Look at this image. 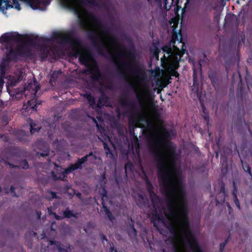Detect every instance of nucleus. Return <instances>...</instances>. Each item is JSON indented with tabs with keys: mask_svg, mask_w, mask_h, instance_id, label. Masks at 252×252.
Instances as JSON below:
<instances>
[{
	"mask_svg": "<svg viewBox=\"0 0 252 252\" xmlns=\"http://www.w3.org/2000/svg\"><path fill=\"white\" fill-rule=\"evenodd\" d=\"M73 32H70L63 37L64 42L70 43L72 46V56L75 58L79 57L81 64L86 67L82 70L85 75H91L90 79L93 83L102 80L103 76L99 69L96 61L94 58L93 52L87 47H82V42L79 38L73 36Z\"/></svg>",
	"mask_w": 252,
	"mask_h": 252,
	"instance_id": "nucleus-1",
	"label": "nucleus"
},
{
	"mask_svg": "<svg viewBox=\"0 0 252 252\" xmlns=\"http://www.w3.org/2000/svg\"><path fill=\"white\" fill-rule=\"evenodd\" d=\"M169 24L173 32L172 38L169 46L163 48V52L166 54L161 62L163 67L167 71V76L178 77L179 74L176 70L179 67V61L185 52L183 49L184 43L182 41L181 34L176 32L178 19L176 18L171 19Z\"/></svg>",
	"mask_w": 252,
	"mask_h": 252,
	"instance_id": "nucleus-2",
	"label": "nucleus"
},
{
	"mask_svg": "<svg viewBox=\"0 0 252 252\" xmlns=\"http://www.w3.org/2000/svg\"><path fill=\"white\" fill-rule=\"evenodd\" d=\"M48 41L47 38L37 35L32 37L28 34L22 35L18 33H5L0 37V43L6 44L5 48L7 50L6 58L8 61L16 60L18 56L17 48L14 50L11 42H24L30 46L43 49L44 52L46 49V44Z\"/></svg>",
	"mask_w": 252,
	"mask_h": 252,
	"instance_id": "nucleus-3",
	"label": "nucleus"
},
{
	"mask_svg": "<svg viewBox=\"0 0 252 252\" xmlns=\"http://www.w3.org/2000/svg\"><path fill=\"white\" fill-rule=\"evenodd\" d=\"M129 82L133 86L137 97L140 101L147 102L150 99V91L148 87L144 85L141 80L134 76L129 79Z\"/></svg>",
	"mask_w": 252,
	"mask_h": 252,
	"instance_id": "nucleus-4",
	"label": "nucleus"
},
{
	"mask_svg": "<svg viewBox=\"0 0 252 252\" xmlns=\"http://www.w3.org/2000/svg\"><path fill=\"white\" fill-rule=\"evenodd\" d=\"M87 38L91 41L94 49L99 54H102V47L104 46V42L100 36L95 31H90L87 33Z\"/></svg>",
	"mask_w": 252,
	"mask_h": 252,
	"instance_id": "nucleus-5",
	"label": "nucleus"
},
{
	"mask_svg": "<svg viewBox=\"0 0 252 252\" xmlns=\"http://www.w3.org/2000/svg\"><path fill=\"white\" fill-rule=\"evenodd\" d=\"M94 121L96 123V126L97 127L98 130L99 131L101 136L102 137L103 140H101L103 142L104 148L106 150V154L108 156V154H110V147H109L105 142V141H108L110 143V134L109 132H107L104 129V127L102 126H99L97 124L95 120L94 119Z\"/></svg>",
	"mask_w": 252,
	"mask_h": 252,
	"instance_id": "nucleus-6",
	"label": "nucleus"
},
{
	"mask_svg": "<svg viewBox=\"0 0 252 252\" xmlns=\"http://www.w3.org/2000/svg\"><path fill=\"white\" fill-rule=\"evenodd\" d=\"M87 157L84 156L81 158H78L75 163L70 164L68 167L65 168V173L69 174L77 169H81L82 165L87 161Z\"/></svg>",
	"mask_w": 252,
	"mask_h": 252,
	"instance_id": "nucleus-7",
	"label": "nucleus"
},
{
	"mask_svg": "<svg viewBox=\"0 0 252 252\" xmlns=\"http://www.w3.org/2000/svg\"><path fill=\"white\" fill-rule=\"evenodd\" d=\"M13 7L18 10H21L18 0H0V9L2 11Z\"/></svg>",
	"mask_w": 252,
	"mask_h": 252,
	"instance_id": "nucleus-8",
	"label": "nucleus"
},
{
	"mask_svg": "<svg viewBox=\"0 0 252 252\" xmlns=\"http://www.w3.org/2000/svg\"><path fill=\"white\" fill-rule=\"evenodd\" d=\"M24 44L18 46L17 52L18 56L24 58H31L32 57L33 54L32 50L26 45L28 44H25L24 42H22ZM28 46H30L28 45Z\"/></svg>",
	"mask_w": 252,
	"mask_h": 252,
	"instance_id": "nucleus-9",
	"label": "nucleus"
},
{
	"mask_svg": "<svg viewBox=\"0 0 252 252\" xmlns=\"http://www.w3.org/2000/svg\"><path fill=\"white\" fill-rule=\"evenodd\" d=\"M55 215V219L58 220H62L64 219H70L71 218H74L77 219L79 217L80 213L75 212L74 213L72 210H69V208H66L63 212V216L58 215L57 214Z\"/></svg>",
	"mask_w": 252,
	"mask_h": 252,
	"instance_id": "nucleus-10",
	"label": "nucleus"
},
{
	"mask_svg": "<svg viewBox=\"0 0 252 252\" xmlns=\"http://www.w3.org/2000/svg\"><path fill=\"white\" fill-rule=\"evenodd\" d=\"M27 3L33 9H41L42 7H46L50 4L47 0H26Z\"/></svg>",
	"mask_w": 252,
	"mask_h": 252,
	"instance_id": "nucleus-11",
	"label": "nucleus"
},
{
	"mask_svg": "<svg viewBox=\"0 0 252 252\" xmlns=\"http://www.w3.org/2000/svg\"><path fill=\"white\" fill-rule=\"evenodd\" d=\"M105 193L103 195V196L102 197V209L101 210V212L103 214H104L108 219L110 220V210L109 209V208L107 207L106 204L105 203L104 201V197H107V192L104 189V190Z\"/></svg>",
	"mask_w": 252,
	"mask_h": 252,
	"instance_id": "nucleus-12",
	"label": "nucleus"
},
{
	"mask_svg": "<svg viewBox=\"0 0 252 252\" xmlns=\"http://www.w3.org/2000/svg\"><path fill=\"white\" fill-rule=\"evenodd\" d=\"M40 89L39 85L36 84V82L34 81V83L30 82L29 83L27 87H25V91L28 90L31 91V93L36 94L38 90Z\"/></svg>",
	"mask_w": 252,
	"mask_h": 252,
	"instance_id": "nucleus-13",
	"label": "nucleus"
},
{
	"mask_svg": "<svg viewBox=\"0 0 252 252\" xmlns=\"http://www.w3.org/2000/svg\"><path fill=\"white\" fill-rule=\"evenodd\" d=\"M65 6L74 11L76 13H78L79 9L75 5L74 1L73 0H62Z\"/></svg>",
	"mask_w": 252,
	"mask_h": 252,
	"instance_id": "nucleus-14",
	"label": "nucleus"
},
{
	"mask_svg": "<svg viewBox=\"0 0 252 252\" xmlns=\"http://www.w3.org/2000/svg\"><path fill=\"white\" fill-rule=\"evenodd\" d=\"M67 174H68L65 173V169H64L63 171H62L59 175H57L55 172L52 171L51 172V176L54 181H64L65 178L67 177Z\"/></svg>",
	"mask_w": 252,
	"mask_h": 252,
	"instance_id": "nucleus-15",
	"label": "nucleus"
},
{
	"mask_svg": "<svg viewBox=\"0 0 252 252\" xmlns=\"http://www.w3.org/2000/svg\"><path fill=\"white\" fill-rule=\"evenodd\" d=\"M107 34V53L108 59L110 58V26L108 25L106 29Z\"/></svg>",
	"mask_w": 252,
	"mask_h": 252,
	"instance_id": "nucleus-16",
	"label": "nucleus"
},
{
	"mask_svg": "<svg viewBox=\"0 0 252 252\" xmlns=\"http://www.w3.org/2000/svg\"><path fill=\"white\" fill-rule=\"evenodd\" d=\"M28 104L27 108L32 109L33 111H36L37 106L41 104V102L36 99H32L28 101Z\"/></svg>",
	"mask_w": 252,
	"mask_h": 252,
	"instance_id": "nucleus-17",
	"label": "nucleus"
},
{
	"mask_svg": "<svg viewBox=\"0 0 252 252\" xmlns=\"http://www.w3.org/2000/svg\"><path fill=\"white\" fill-rule=\"evenodd\" d=\"M85 156H88L87 161L89 160L92 164H95L96 160H100L101 159L100 158L94 155L93 152H90L89 154Z\"/></svg>",
	"mask_w": 252,
	"mask_h": 252,
	"instance_id": "nucleus-18",
	"label": "nucleus"
},
{
	"mask_svg": "<svg viewBox=\"0 0 252 252\" xmlns=\"http://www.w3.org/2000/svg\"><path fill=\"white\" fill-rule=\"evenodd\" d=\"M41 128V126L34 123L33 121L30 123V132L31 134H34L38 132Z\"/></svg>",
	"mask_w": 252,
	"mask_h": 252,
	"instance_id": "nucleus-19",
	"label": "nucleus"
},
{
	"mask_svg": "<svg viewBox=\"0 0 252 252\" xmlns=\"http://www.w3.org/2000/svg\"><path fill=\"white\" fill-rule=\"evenodd\" d=\"M153 221L155 226L157 227H158L160 224H165L164 221L157 216H155Z\"/></svg>",
	"mask_w": 252,
	"mask_h": 252,
	"instance_id": "nucleus-20",
	"label": "nucleus"
},
{
	"mask_svg": "<svg viewBox=\"0 0 252 252\" xmlns=\"http://www.w3.org/2000/svg\"><path fill=\"white\" fill-rule=\"evenodd\" d=\"M107 84L106 88L107 90H110V65L108 63L107 66Z\"/></svg>",
	"mask_w": 252,
	"mask_h": 252,
	"instance_id": "nucleus-21",
	"label": "nucleus"
},
{
	"mask_svg": "<svg viewBox=\"0 0 252 252\" xmlns=\"http://www.w3.org/2000/svg\"><path fill=\"white\" fill-rule=\"evenodd\" d=\"M20 168L21 167L23 169H28L29 168V165L26 159L22 160L20 162Z\"/></svg>",
	"mask_w": 252,
	"mask_h": 252,
	"instance_id": "nucleus-22",
	"label": "nucleus"
},
{
	"mask_svg": "<svg viewBox=\"0 0 252 252\" xmlns=\"http://www.w3.org/2000/svg\"><path fill=\"white\" fill-rule=\"evenodd\" d=\"M174 0H164V6L165 9L169 10L170 9L173 3Z\"/></svg>",
	"mask_w": 252,
	"mask_h": 252,
	"instance_id": "nucleus-23",
	"label": "nucleus"
},
{
	"mask_svg": "<svg viewBox=\"0 0 252 252\" xmlns=\"http://www.w3.org/2000/svg\"><path fill=\"white\" fill-rule=\"evenodd\" d=\"M16 135H20L21 137H19V141H22L24 140V137L25 136V132L23 130H17L15 131Z\"/></svg>",
	"mask_w": 252,
	"mask_h": 252,
	"instance_id": "nucleus-24",
	"label": "nucleus"
},
{
	"mask_svg": "<svg viewBox=\"0 0 252 252\" xmlns=\"http://www.w3.org/2000/svg\"><path fill=\"white\" fill-rule=\"evenodd\" d=\"M10 61H8L6 59H4L3 61L0 63V67L1 71L4 72L5 68L6 65L8 64V63Z\"/></svg>",
	"mask_w": 252,
	"mask_h": 252,
	"instance_id": "nucleus-25",
	"label": "nucleus"
},
{
	"mask_svg": "<svg viewBox=\"0 0 252 252\" xmlns=\"http://www.w3.org/2000/svg\"><path fill=\"white\" fill-rule=\"evenodd\" d=\"M94 227V224L92 221L88 222L86 226L84 228V230L87 233L89 229H93Z\"/></svg>",
	"mask_w": 252,
	"mask_h": 252,
	"instance_id": "nucleus-26",
	"label": "nucleus"
},
{
	"mask_svg": "<svg viewBox=\"0 0 252 252\" xmlns=\"http://www.w3.org/2000/svg\"><path fill=\"white\" fill-rule=\"evenodd\" d=\"M49 148H46L42 152L40 153H37L38 155L39 154L40 156L42 157H46L49 156Z\"/></svg>",
	"mask_w": 252,
	"mask_h": 252,
	"instance_id": "nucleus-27",
	"label": "nucleus"
},
{
	"mask_svg": "<svg viewBox=\"0 0 252 252\" xmlns=\"http://www.w3.org/2000/svg\"><path fill=\"white\" fill-rule=\"evenodd\" d=\"M85 0V4L87 3L90 4L92 6H97L98 5V3L97 2L98 0Z\"/></svg>",
	"mask_w": 252,
	"mask_h": 252,
	"instance_id": "nucleus-28",
	"label": "nucleus"
},
{
	"mask_svg": "<svg viewBox=\"0 0 252 252\" xmlns=\"http://www.w3.org/2000/svg\"><path fill=\"white\" fill-rule=\"evenodd\" d=\"M2 160H3L4 163L6 165H8L9 166V167L10 168H11V169H13V168H20V166L19 165H15V164H14L13 163H10L7 160H4V159H2Z\"/></svg>",
	"mask_w": 252,
	"mask_h": 252,
	"instance_id": "nucleus-29",
	"label": "nucleus"
},
{
	"mask_svg": "<svg viewBox=\"0 0 252 252\" xmlns=\"http://www.w3.org/2000/svg\"><path fill=\"white\" fill-rule=\"evenodd\" d=\"M47 192L50 193L51 195V197L49 198V200L59 198V196L57 195V193L56 192L53 191H48Z\"/></svg>",
	"mask_w": 252,
	"mask_h": 252,
	"instance_id": "nucleus-30",
	"label": "nucleus"
},
{
	"mask_svg": "<svg viewBox=\"0 0 252 252\" xmlns=\"http://www.w3.org/2000/svg\"><path fill=\"white\" fill-rule=\"evenodd\" d=\"M88 102L89 105L92 107H94L95 105V98L93 96L90 98V99L88 100Z\"/></svg>",
	"mask_w": 252,
	"mask_h": 252,
	"instance_id": "nucleus-31",
	"label": "nucleus"
},
{
	"mask_svg": "<svg viewBox=\"0 0 252 252\" xmlns=\"http://www.w3.org/2000/svg\"><path fill=\"white\" fill-rule=\"evenodd\" d=\"M57 243H59L58 242H57ZM57 246L59 252H69L68 250L64 249L62 247L60 246V244H58V245H57Z\"/></svg>",
	"mask_w": 252,
	"mask_h": 252,
	"instance_id": "nucleus-32",
	"label": "nucleus"
},
{
	"mask_svg": "<svg viewBox=\"0 0 252 252\" xmlns=\"http://www.w3.org/2000/svg\"><path fill=\"white\" fill-rule=\"evenodd\" d=\"M48 212L49 215H53L54 216V218H55V214H56L55 212H53V211L55 210L54 208L52 206H50V207L48 208Z\"/></svg>",
	"mask_w": 252,
	"mask_h": 252,
	"instance_id": "nucleus-33",
	"label": "nucleus"
},
{
	"mask_svg": "<svg viewBox=\"0 0 252 252\" xmlns=\"http://www.w3.org/2000/svg\"><path fill=\"white\" fill-rule=\"evenodd\" d=\"M81 95L84 98H86L87 100H88L90 98L92 97L93 95L90 93H86L85 94H83Z\"/></svg>",
	"mask_w": 252,
	"mask_h": 252,
	"instance_id": "nucleus-34",
	"label": "nucleus"
},
{
	"mask_svg": "<svg viewBox=\"0 0 252 252\" xmlns=\"http://www.w3.org/2000/svg\"><path fill=\"white\" fill-rule=\"evenodd\" d=\"M81 95L84 98H86L87 100H88L90 98L92 97L93 95L90 93H86L85 94H83Z\"/></svg>",
	"mask_w": 252,
	"mask_h": 252,
	"instance_id": "nucleus-35",
	"label": "nucleus"
},
{
	"mask_svg": "<svg viewBox=\"0 0 252 252\" xmlns=\"http://www.w3.org/2000/svg\"><path fill=\"white\" fill-rule=\"evenodd\" d=\"M81 95L84 98H86L87 100H88L90 98L92 97L93 95L90 93H86L85 94H83Z\"/></svg>",
	"mask_w": 252,
	"mask_h": 252,
	"instance_id": "nucleus-36",
	"label": "nucleus"
},
{
	"mask_svg": "<svg viewBox=\"0 0 252 252\" xmlns=\"http://www.w3.org/2000/svg\"><path fill=\"white\" fill-rule=\"evenodd\" d=\"M81 95L84 98H86L87 100H88L90 98L92 97L93 95L90 93H86L85 94H83Z\"/></svg>",
	"mask_w": 252,
	"mask_h": 252,
	"instance_id": "nucleus-37",
	"label": "nucleus"
},
{
	"mask_svg": "<svg viewBox=\"0 0 252 252\" xmlns=\"http://www.w3.org/2000/svg\"><path fill=\"white\" fill-rule=\"evenodd\" d=\"M100 238H101V241L102 242V243L104 244V241H105L107 243H109V242L108 241V240L107 239L106 236L102 234H101L100 235Z\"/></svg>",
	"mask_w": 252,
	"mask_h": 252,
	"instance_id": "nucleus-38",
	"label": "nucleus"
},
{
	"mask_svg": "<svg viewBox=\"0 0 252 252\" xmlns=\"http://www.w3.org/2000/svg\"><path fill=\"white\" fill-rule=\"evenodd\" d=\"M63 37L62 35L59 32H55L53 34V38L55 39H60Z\"/></svg>",
	"mask_w": 252,
	"mask_h": 252,
	"instance_id": "nucleus-39",
	"label": "nucleus"
},
{
	"mask_svg": "<svg viewBox=\"0 0 252 252\" xmlns=\"http://www.w3.org/2000/svg\"><path fill=\"white\" fill-rule=\"evenodd\" d=\"M15 187L13 186H11L10 187V189H9V191L13 193V195L14 196H17L16 193H15Z\"/></svg>",
	"mask_w": 252,
	"mask_h": 252,
	"instance_id": "nucleus-40",
	"label": "nucleus"
},
{
	"mask_svg": "<svg viewBox=\"0 0 252 252\" xmlns=\"http://www.w3.org/2000/svg\"><path fill=\"white\" fill-rule=\"evenodd\" d=\"M111 61H112L113 60V44H114L113 40L112 37H111Z\"/></svg>",
	"mask_w": 252,
	"mask_h": 252,
	"instance_id": "nucleus-41",
	"label": "nucleus"
},
{
	"mask_svg": "<svg viewBox=\"0 0 252 252\" xmlns=\"http://www.w3.org/2000/svg\"><path fill=\"white\" fill-rule=\"evenodd\" d=\"M2 123H3V124L4 125H6L8 124V121L7 119H6V118L3 117Z\"/></svg>",
	"mask_w": 252,
	"mask_h": 252,
	"instance_id": "nucleus-42",
	"label": "nucleus"
},
{
	"mask_svg": "<svg viewBox=\"0 0 252 252\" xmlns=\"http://www.w3.org/2000/svg\"><path fill=\"white\" fill-rule=\"evenodd\" d=\"M36 215H37V219L40 220L41 219V212L40 211H36Z\"/></svg>",
	"mask_w": 252,
	"mask_h": 252,
	"instance_id": "nucleus-43",
	"label": "nucleus"
},
{
	"mask_svg": "<svg viewBox=\"0 0 252 252\" xmlns=\"http://www.w3.org/2000/svg\"><path fill=\"white\" fill-rule=\"evenodd\" d=\"M77 1L81 4H83V5L85 4V0H77Z\"/></svg>",
	"mask_w": 252,
	"mask_h": 252,
	"instance_id": "nucleus-44",
	"label": "nucleus"
},
{
	"mask_svg": "<svg viewBox=\"0 0 252 252\" xmlns=\"http://www.w3.org/2000/svg\"><path fill=\"white\" fill-rule=\"evenodd\" d=\"M101 105V99L99 98L98 102L97 103V106L99 107V106H100Z\"/></svg>",
	"mask_w": 252,
	"mask_h": 252,
	"instance_id": "nucleus-45",
	"label": "nucleus"
},
{
	"mask_svg": "<svg viewBox=\"0 0 252 252\" xmlns=\"http://www.w3.org/2000/svg\"><path fill=\"white\" fill-rule=\"evenodd\" d=\"M106 99L108 100L109 98L108 97H107ZM106 106H108V107H110V102H109L108 101L107 102Z\"/></svg>",
	"mask_w": 252,
	"mask_h": 252,
	"instance_id": "nucleus-46",
	"label": "nucleus"
},
{
	"mask_svg": "<svg viewBox=\"0 0 252 252\" xmlns=\"http://www.w3.org/2000/svg\"><path fill=\"white\" fill-rule=\"evenodd\" d=\"M235 202L236 204L237 205V206L239 207V202L237 200V199H235Z\"/></svg>",
	"mask_w": 252,
	"mask_h": 252,
	"instance_id": "nucleus-47",
	"label": "nucleus"
},
{
	"mask_svg": "<svg viewBox=\"0 0 252 252\" xmlns=\"http://www.w3.org/2000/svg\"><path fill=\"white\" fill-rule=\"evenodd\" d=\"M3 84V80L0 78V86H2Z\"/></svg>",
	"mask_w": 252,
	"mask_h": 252,
	"instance_id": "nucleus-48",
	"label": "nucleus"
},
{
	"mask_svg": "<svg viewBox=\"0 0 252 252\" xmlns=\"http://www.w3.org/2000/svg\"><path fill=\"white\" fill-rule=\"evenodd\" d=\"M148 0L152 3L154 1H155V2L158 1L159 0Z\"/></svg>",
	"mask_w": 252,
	"mask_h": 252,
	"instance_id": "nucleus-49",
	"label": "nucleus"
},
{
	"mask_svg": "<svg viewBox=\"0 0 252 252\" xmlns=\"http://www.w3.org/2000/svg\"><path fill=\"white\" fill-rule=\"evenodd\" d=\"M56 243V241H50V244H51V245H54V244H55Z\"/></svg>",
	"mask_w": 252,
	"mask_h": 252,
	"instance_id": "nucleus-50",
	"label": "nucleus"
},
{
	"mask_svg": "<svg viewBox=\"0 0 252 252\" xmlns=\"http://www.w3.org/2000/svg\"><path fill=\"white\" fill-rule=\"evenodd\" d=\"M129 167V165L128 164L126 165V166H125V168H126V171L127 172V170H128V168Z\"/></svg>",
	"mask_w": 252,
	"mask_h": 252,
	"instance_id": "nucleus-51",
	"label": "nucleus"
},
{
	"mask_svg": "<svg viewBox=\"0 0 252 252\" xmlns=\"http://www.w3.org/2000/svg\"><path fill=\"white\" fill-rule=\"evenodd\" d=\"M80 24L82 27H84L85 25L83 22H80Z\"/></svg>",
	"mask_w": 252,
	"mask_h": 252,
	"instance_id": "nucleus-52",
	"label": "nucleus"
},
{
	"mask_svg": "<svg viewBox=\"0 0 252 252\" xmlns=\"http://www.w3.org/2000/svg\"><path fill=\"white\" fill-rule=\"evenodd\" d=\"M63 127L64 129L65 130H67L66 128L65 127V124L63 125Z\"/></svg>",
	"mask_w": 252,
	"mask_h": 252,
	"instance_id": "nucleus-53",
	"label": "nucleus"
},
{
	"mask_svg": "<svg viewBox=\"0 0 252 252\" xmlns=\"http://www.w3.org/2000/svg\"><path fill=\"white\" fill-rule=\"evenodd\" d=\"M21 79H22L21 78V77H20V76H19V77H18V81H17V82L20 81Z\"/></svg>",
	"mask_w": 252,
	"mask_h": 252,
	"instance_id": "nucleus-54",
	"label": "nucleus"
},
{
	"mask_svg": "<svg viewBox=\"0 0 252 252\" xmlns=\"http://www.w3.org/2000/svg\"><path fill=\"white\" fill-rule=\"evenodd\" d=\"M5 193H7L8 192L7 189H5Z\"/></svg>",
	"mask_w": 252,
	"mask_h": 252,
	"instance_id": "nucleus-55",
	"label": "nucleus"
},
{
	"mask_svg": "<svg viewBox=\"0 0 252 252\" xmlns=\"http://www.w3.org/2000/svg\"><path fill=\"white\" fill-rule=\"evenodd\" d=\"M81 195V194L80 193H79L78 194H77V196H80Z\"/></svg>",
	"mask_w": 252,
	"mask_h": 252,
	"instance_id": "nucleus-56",
	"label": "nucleus"
},
{
	"mask_svg": "<svg viewBox=\"0 0 252 252\" xmlns=\"http://www.w3.org/2000/svg\"><path fill=\"white\" fill-rule=\"evenodd\" d=\"M12 84L13 85V86H15V84H16V82L15 83V82L14 83L12 82Z\"/></svg>",
	"mask_w": 252,
	"mask_h": 252,
	"instance_id": "nucleus-57",
	"label": "nucleus"
},
{
	"mask_svg": "<svg viewBox=\"0 0 252 252\" xmlns=\"http://www.w3.org/2000/svg\"><path fill=\"white\" fill-rule=\"evenodd\" d=\"M37 233L36 232H33V235L34 236L36 235Z\"/></svg>",
	"mask_w": 252,
	"mask_h": 252,
	"instance_id": "nucleus-58",
	"label": "nucleus"
},
{
	"mask_svg": "<svg viewBox=\"0 0 252 252\" xmlns=\"http://www.w3.org/2000/svg\"><path fill=\"white\" fill-rule=\"evenodd\" d=\"M1 188L0 187V192L1 191Z\"/></svg>",
	"mask_w": 252,
	"mask_h": 252,
	"instance_id": "nucleus-59",
	"label": "nucleus"
},
{
	"mask_svg": "<svg viewBox=\"0 0 252 252\" xmlns=\"http://www.w3.org/2000/svg\"><path fill=\"white\" fill-rule=\"evenodd\" d=\"M108 203L110 204V200H108Z\"/></svg>",
	"mask_w": 252,
	"mask_h": 252,
	"instance_id": "nucleus-60",
	"label": "nucleus"
},
{
	"mask_svg": "<svg viewBox=\"0 0 252 252\" xmlns=\"http://www.w3.org/2000/svg\"><path fill=\"white\" fill-rule=\"evenodd\" d=\"M107 252H110V250H109V251H108Z\"/></svg>",
	"mask_w": 252,
	"mask_h": 252,
	"instance_id": "nucleus-61",
	"label": "nucleus"
}]
</instances>
